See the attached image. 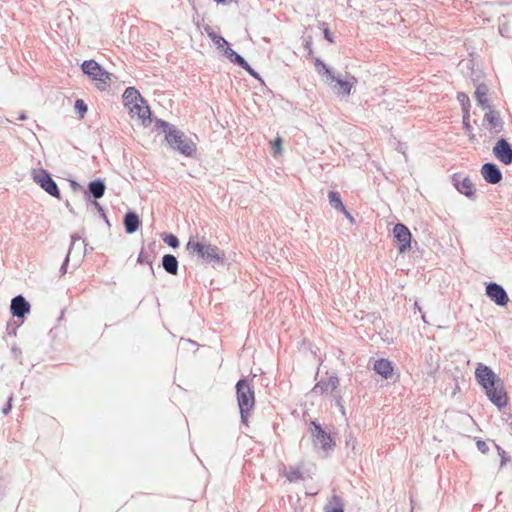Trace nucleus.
Returning <instances> with one entry per match:
<instances>
[{"mask_svg": "<svg viewBox=\"0 0 512 512\" xmlns=\"http://www.w3.org/2000/svg\"><path fill=\"white\" fill-rule=\"evenodd\" d=\"M12 404H13V394H11L6 403L4 404V406L2 407V413L4 415H8L12 409Z\"/></svg>", "mask_w": 512, "mask_h": 512, "instance_id": "nucleus-44", "label": "nucleus"}, {"mask_svg": "<svg viewBox=\"0 0 512 512\" xmlns=\"http://www.w3.org/2000/svg\"><path fill=\"white\" fill-rule=\"evenodd\" d=\"M30 311L31 304L22 294L16 295L12 298L10 303V312L13 318H17L18 320H21V323H24V320Z\"/></svg>", "mask_w": 512, "mask_h": 512, "instance_id": "nucleus-13", "label": "nucleus"}, {"mask_svg": "<svg viewBox=\"0 0 512 512\" xmlns=\"http://www.w3.org/2000/svg\"><path fill=\"white\" fill-rule=\"evenodd\" d=\"M485 292L486 296L500 307L506 306L509 302L508 293L505 288L496 282L487 283Z\"/></svg>", "mask_w": 512, "mask_h": 512, "instance_id": "nucleus-14", "label": "nucleus"}, {"mask_svg": "<svg viewBox=\"0 0 512 512\" xmlns=\"http://www.w3.org/2000/svg\"><path fill=\"white\" fill-rule=\"evenodd\" d=\"M161 238L165 244H167L172 249H177L180 246V241L176 235L173 233L164 232L161 234Z\"/></svg>", "mask_w": 512, "mask_h": 512, "instance_id": "nucleus-28", "label": "nucleus"}, {"mask_svg": "<svg viewBox=\"0 0 512 512\" xmlns=\"http://www.w3.org/2000/svg\"><path fill=\"white\" fill-rule=\"evenodd\" d=\"M315 68L333 93L340 98H348L352 88L358 83V79L354 75L349 72L335 71L333 66H315Z\"/></svg>", "mask_w": 512, "mask_h": 512, "instance_id": "nucleus-3", "label": "nucleus"}, {"mask_svg": "<svg viewBox=\"0 0 512 512\" xmlns=\"http://www.w3.org/2000/svg\"><path fill=\"white\" fill-rule=\"evenodd\" d=\"M69 184H70L72 191H74V192L83 191L82 185L77 180L69 179Z\"/></svg>", "mask_w": 512, "mask_h": 512, "instance_id": "nucleus-45", "label": "nucleus"}, {"mask_svg": "<svg viewBox=\"0 0 512 512\" xmlns=\"http://www.w3.org/2000/svg\"><path fill=\"white\" fill-rule=\"evenodd\" d=\"M130 113L132 116H137L141 120V124L144 127L149 126L153 121L155 122V118L152 116V111L148 102L145 98L140 100L134 106L130 107Z\"/></svg>", "mask_w": 512, "mask_h": 512, "instance_id": "nucleus-15", "label": "nucleus"}, {"mask_svg": "<svg viewBox=\"0 0 512 512\" xmlns=\"http://www.w3.org/2000/svg\"><path fill=\"white\" fill-rule=\"evenodd\" d=\"M339 213L343 214L351 224L355 223V218L346 207L344 208V210L339 211Z\"/></svg>", "mask_w": 512, "mask_h": 512, "instance_id": "nucleus-46", "label": "nucleus"}, {"mask_svg": "<svg viewBox=\"0 0 512 512\" xmlns=\"http://www.w3.org/2000/svg\"><path fill=\"white\" fill-rule=\"evenodd\" d=\"M454 188L460 193L466 196L468 199H474L476 197V189L468 176H463L460 173H455L451 177Z\"/></svg>", "mask_w": 512, "mask_h": 512, "instance_id": "nucleus-11", "label": "nucleus"}, {"mask_svg": "<svg viewBox=\"0 0 512 512\" xmlns=\"http://www.w3.org/2000/svg\"><path fill=\"white\" fill-rule=\"evenodd\" d=\"M215 1H216V2H218V3H224V2H226L227 0H215Z\"/></svg>", "mask_w": 512, "mask_h": 512, "instance_id": "nucleus-57", "label": "nucleus"}, {"mask_svg": "<svg viewBox=\"0 0 512 512\" xmlns=\"http://www.w3.org/2000/svg\"><path fill=\"white\" fill-rule=\"evenodd\" d=\"M329 390L328 380L321 378L312 388L311 393L323 395Z\"/></svg>", "mask_w": 512, "mask_h": 512, "instance_id": "nucleus-30", "label": "nucleus"}, {"mask_svg": "<svg viewBox=\"0 0 512 512\" xmlns=\"http://www.w3.org/2000/svg\"><path fill=\"white\" fill-rule=\"evenodd\" d=\"M489 111L485 113L484 120L488 123L491 128L495 129V133H499L503 130L504 122L500 117L498 111L488 108Z\"/></svg>", "mask_w": 512, "mask_h": 512, "instance_id": "nucleus-19", "label": "nucleus"}, {"mask_svg": "<svg viewBox=\"0 0 512 512\" xmlns=\"http://www.w3.org/2000/svg\"><path fill=\"white\" fill-rule=\"evenodd\" d=\"M21 321L18 323L17 321L11 319L7 322L6 325V332L9 336H16L17 335V329L22 325Z\"/></svg>", "mask_w": 512, "mask_h": 512, "instance_id": "nucleus-36", "label": "nucleus"}, {"mask_svg": "<svg viewBox=\"0 0 512 512\" xmlns=\"http://www.w3.org/2000/svg\"><path fill=\"white\" fill-rule=\"evenodd\" d=\"M336 405L340 408V411L343 415H345V407L342 404V397L340 395H334Z\"/></svg>", "mask_w": 512, "mask_h": 512, "instance_id": "nucleus-47", "label": "nucleus"}, {"mask_svg": "<svg viewBox=\"0 0 512 512\" xmlns=\"http://www.w3.org/2000/svg\"><path fill=\"white\" fill-rule=\"evenodd\" d=\"M84 253H87V243L83 240Z\"/></svg>", "mask_w": 512, "mask_h": 512, "instance_id": "nucleus-55", "label": "nucleus"}, {"mask_svg": "<svg viewBox=\"0 0 512 512\" xmlns=\"http://www.w3.org/2000/svg\"><path fill=\"white\" fill-rule=\"evenodd\" d=\"M137 263L140 265L147 264L150 267L151 275L155 277V271L153 268V259L147 254L145 246H143L138 254Z\"/></svg>", "mask_w": 512, "mask_h": 512, "instance_id": "nucleus-27", "label": "nucleus"}, {"mask_svg": "<svg viewBox=\"0 0 512 512\" xmlns=\"http://www.w3.org/2000/svg\"><path fill=\"white\" fill-rule=\"evenodd\" d=\"M324 512H344V503L340 496L332 495L324 506Z\"/></svg>", "mask_w": 512, "mask_h": 512, "instance_id": "nucleus-23", "label": "nucleus"}, {"mask_svg": "<svg viewBox=\"0 0 512 512\" xmlns=\"http://www.w3.org/2000/svg\"><path fill=\"white\" fill-rule=\"evenodd\" d=\"M31 176L33 181L47 194L56 199L61 198L60 189L48 170L44 168L32 169Z\"/></svg>", "mask_w": 512, "mask_h": 512, "instance_id": "nucleus-7", "label": "nucleus"}, {"mask_svg": "<svg viewBox=\"0 0 512 512\" xmlns=\"http://www.w3.org/2000/svg\"><path fill=\"white\" fill-rule=\"evenodd\" d=\"M70 237H71V244L69 246L67 255L64 258V260H63V262L61 264L60 270H59L61 275H64V274L67 273V268H68L69 261H70V254L72 253L73 249L75 248L76 242L81 240V236H79L76 233L71 234Z\"/></svg>", "mask_w": 512, "mask_h": 512, "instance_id": "nucleus-24", "label": "nucleus"}, {"mask_svg": "<svg viewBox=\"0 0 512 512\" xmlns=\"http://www.w3.org/2000/svg\"><path fill=\"white\" fill-rule=\"evenodd\" d=\"M488 88L485 84H480L476 87L475 90V99L477 101L478 106L483 109L490 108V103L487 98Z\"/></svg>", "mask_w": 512, "mask_h": 512, "instance_id": "nucleus-22", "label": "nucleus"}, {"mask_svg": "<svg viewBox=\"0 0 512 512\" xmlns=\"http://www.w3.org/2000/svg\"><path fill=\"white\" fill-rule=\"evenodd\" d=\"M84 75L97 82L100 90H105L111 74L104 69V66H80Z\"/></svg>", "mask_w": 512, "mask_h": 512, "instance_id": "nucleus-10", "label": "nucleus"}, {"mask_svg": "<svg viewBox=\"0 0 512 512\" xmlns=\"http://www.w3.org/2000/svg\"><path fill=\"white\" fill-rule=\"evenodd\" d=\"M244 68L253 78L258 80L261 85H265L263 78L260 74L253 68V66H241Z\"/></svg>", "mask_w": 512, "mask_h": 512, "instance_id": "nucleus-40", "label": "nucleus"}, {"mask_svg": "<svg viewBox=\"0 0 512 512\" xmlns=\"http://www.w3.org/2000/svg\"><path fill=\"white\" fill-rule=\"evenodd\" d=\"M27 119V114L26 112L22 111L19 113L18 117H17V120L19 121H25Z\"/></svg>", "mask_w": 512, "mask_h": 512, "instance_id": "nucleus-50", "label": "nucleus"}, {"mask_svg": "<svg viewBox=\"0 0 512 512\" xmlns=\"http://www.w3.org/2000/svg\"><path fill=\"white\" fill-rule=\"evenodd\" d=\"M415 308H419L420 309V307L418 306L417 302H415Z\"/></svg>", "mask_w": 512, "mask_h": 512, "instance_id": "nucleus-58", "label": "nucleus"}, {"mask_svg": "<svg viewBox=\"0 0 512 512\" xmlns=\"http://www.w3.org/2000/svg\"><path fill=\"white\" fill-rule=\"evenodd\" d=\"M481 175L488 184H498L503 179L502 171L494 162H486L481 167Z\"/></svg>", "mask_w": 512, "mask_h": 512, "instance_id": "nucleus-16", "label": "nucleus"}, {"mask_svg": "<svg viewBox=\"0 0 512 512\" xmlns=\"http://www.w3.org/2000/svg\"><path fill=\"white\" fill-rule=\"evenodd\" d=\"M282 144L283 139L280 136H277L271 143L274 156L281 155L282 154Z\"/></svg>", "mask_w": 512, "mask_h": 512, "instance_id": "nucleus-38", "label": "nucleus"}, {"mask_svg": "<svg viewBox=\"0 0 512 512\" xmlns=\"http://www.w3.org/2000/svg\"><path fill=\"white\" fill-rule=\"evenodd\" d=\"M220 51L226 56V58L229 61L235 64H248L241 55H239L229 46V43H227V45Z\"/></svg>", "mask_w": 512, "mask_h": 512, "instance_id": "nucleus-26", "label": "nucleus"}, {"mask_svg": "<svg viewBox=\"0 0 512 512\" xmlns=\"http://www.w3.org/2000/svg\"><path fill=\"white\" fill-rule=\"evenodd\" d=\"M324 36L329 42H333V39L331 38L330 32L327 28L324 29Z\"/></svg>", "mask_w": 512, "mask_h": 512, "instance_id": "nucleus-52", "label": "nucleus"}, {"mask_svg": "<svg viewBox=\"0 0 512 512\" xmlns=\"http://www.w3.org/2000/svg\"><path fill=\"white\" fill-rule=\"evenodd\" d=\"M123 103L126 107L130 109L131 106H134L144 97L140 94V92L135 87H127L122 95Z\"/></svg>", "mask_w": 512, "mask_h": 512, "instance_id": "nucleus-21", "label": "nucleus"}, {"mask_svg": "<svg viewBox=\"0 0 512 512\" xmlns=\"http://www.w3.org/2000/svg\"><path fill=\"white\" fill-rule=\"evenodd\" d=\"M345 445L346 447H351L354 454L356 453L357 441L356 438L353 436L352 432H348L345 434Z\"/></svg>", "mask_w": 512, "mask_h": 512, "instance_id": "nucleus-39", "label": "nucleus"}, {"mask_svg": "<svg viewBox=\"0 0 512 512\" xmlns=\"http://www.w3.org/2000/svg\"><path fill=\"white\" fill-rule=\"evenodd\" d=\"M90 206H93L96 209L99 217L104 220V222L107 225L108 229H110L111 223H110V221H109V219H108V217L106 215V211H105L104 207L99 203V201L90 204Z\"/></svg>", "mask_w": 512, "mask_h": 512, "instance_id": "nucleus-34", "label": "nucleus"}, {"mask_svg": "<svg viewBox=\"0 0 512 512\" xmlns=\"http://www.w3.org/2000/svg\"><path fill=\"white\" fill-rule=\"evenodd\" d=\"M475 379L483 388L487 398L499 409L508 404V395L499 376L491 367L479 363L475 369Z\"/></svg>", "mask_w": 512, "mask_h": 512, "instance_id": "nucleus-1", "label": "nucleus"}, {"mask_svg": "<svg viewBox=\"0 0 512 512\" xmlns=\"http://www.w3.org/2000/svg\"><path fill=\"white\" fill-rule=\"evenodd\" d=\"M457 100H458V102L461 105L462 114H465V112L470 114L471 104H470V99H469L468 95L466 93H464V92H458L457 93Z\"/></svg>", "mask_w": 512, "mask_h": 512, "instance_id": "nucleus-29", "label": "nucleus"}, {"mask_svg": "<svg viewBox=\"0 0 512 512\" xmlns=\"http://www.w3.org/2000/svg\"><path fill=\"white\" fill-rule=\"evenodd\" d=\"M392 234L399 254L403 255L411 250L413 237L405 224L401 222L396 223L392 229Z\"/></svg>", "mask_w": 512, "mask_h": 512, "instance_id": "nucleus-8", "label": "nucleus"}, {"mask_svg": "<svg viewBox=\"0 0 512 512\" xmlns=\"http://www.w3.org/2000/svg\"><path fill=\"white\" fill-rule=\"evenodd\" d=\"M161 247L160 244H158L155 240L151 241L150 243L147 244V246L145 247L146 249V252L148 255H150V257L154 260L157 256V249Z\"/></svg>", "mask_w": 512, "mask_h": 512, "instance_id": "nucleus-37", "label": "nucleus"}, {"mask_svg": "<svg viewBox=\"0 0 512 512\" xmlns=\"http://www.w3.org/2000/svg\"><path fill=\"white\" fill-rule=\"evenodd\" d=\"M499 32L502 36H508L509 27L506 23H503L499 26Z\"/></svg>", "mask_w": 512, "mask_h": 512, "instance_id": "nucleus-49", "label": "nucleus"}, {"mask_svg": "<svg viewBox=\"0 0 512 512\" xmlns=\"http://www.w3.org/2000/svg\"><path fill=\"white\" fill-rule=\"evenodd\" d=\"M12 352L14 353L15 358H18V357L21 356V350L19 348L15 347V346L12 347Z\"/></svg>", "mask_w": 512, "mask_h": 512, "instance_id": "nucleus-51", "label": "nucleus"}, {"mask_svg": "<svg viewBox=\"0 0 512 512\" xmlns=\"http://www.w3.org/2000/svg\"><path fill=\"white\" fill-rule=\"evenodd\" d=\"M210 36L212 37L213 42L215 43L219 50L224 48L228 43L223 37L218 36L216 34H210Z\"/></svg>", "mask_w": 512, "mask_h": 512, "instance_id": "nucleus-41", "label": "nucleus"}, {"mask_svg": "<svg viewBox=\"0 0 512 512\" xmlns=\"http://www.w3.org/2000/svg\"><path fill=\"white\" fill-rule=\"evenodd\" d=\"M492 152L502 164H512V144L506 138L500 137L493 146Z\"/></svg>", "mask_w": 512, "mask_h": 512, "instance_id": "nucleus-12", "label": "nucleus"}, {"mask_svg": "<svg viewBox=\"0 0 512 512\" xmlns=\"http://www.w3.org/2000/svg\"><path fill=\"white\" fill-rule=\"evenodd\" d=\"M476 447L482 454H486L489 451V446L487 442L482 439H478L476 441Z\"/></svg>", "mask_w": 512, "mask_h": 512, "instance_id": "nucleus-43", "label": "nucleus"}, {"mask_svg": "<svg viewBox=\"0 0 512 512\" xmlns=\"http://www.w3.org/2000/svg\"><path fill=\"white\" fill-rule=\"evenodd\" d=\"M328 201L332 208H334L337 212L344 210L346 207L342 201L341 195L336 190H330L328 192Z\"/></svg>", "mask_w": 512, "mask_h": 512, "instance_id": "nucleus-25", "label": "nucleus"}, {"mask_svg": "<svg viewBox=\"0 0 512 512\" xmlns=\"http://www.w3.org/2000/svg\"><path fill=\"white\" fill-rule=\"evenodd\" d=\"M107 186L103 178H95L88 182L87 188L83 190L84 200L87 206L98 202L105 195Z\"/></svg>", "mask_w": 512, "mask_h": 512, "instance_id": "nucleus-9", "label": "nucleus"}, {"mask_svg": "<svg viewBox=\"0 0 512 512\" xmlns=\"http://www.w3.org/2000/svg\"><path fill=\"white\" fill-rule=\"evenodd\" d=\"M74 110L79 115L80 118H83L84 115L88 111V106H87V104L85 103L84 100L76 99V101L74 103Z\"/></svg>", "mask_w": 512, "mask_h": 512, "instance_id": "nucleus-33", "label": "nucleus"}, {"mask_svg": "<svg viewBox=\"0 0 512 512\" xmlns=\"http://www.w3.org/2000/svg\"><path fill=\"white\" fill-rule=\"evenodd\" d=\"M304 50L307 52L308 55L312 53L311 49V38H305L303 42Z\"/></svg>", "mask_w": 512, "mask_h": 512, "instance_id": "nucleus-48", "label": "nucleus"}, {"mask_svg": "<svg viewBox=\"0 0 512 512\" xmlns=\"http://www.w3.org/2000/svg\"><path fill=\"white\" fill-rule=\"evenodd\" d=\"M155 128L164 134L167 145L179 154L193 158L197 152L196 143L174 124L155 118Z\"/></svg>", "mask_w": 512, "mask_h": 512, "instance_id": "nucleus-2", "label": "nucleus"}, {"mask_svg": "<svg viewBox=\"0 0 512 512\" xmlns=\"http://www.w3.org/2000/svg\"><path fill=\"white\" fill-rule=\"evenodd\" d=\"M462 124H463V129L469 135V139L470 140H475V135L472 134V129L473 128H472V125L470 123V114H468L467 112H465V114L462 115Z\"/></svg>", "mask_w": 512, "mask_h": 512, "instance_id": "nucleus-32", "label": "nucleus"}, {"mask_svg": "<svg viewBox=\"0 0 512 512\" xmlns=\"http://www.w3.org/2000/svg\"><path fill=\"white\" fill-rule=\"evenodd\" d=\"M285 477L289 482H297L303 479V474L298 467H290Z\"/></svg>", "mask_w": 512, "mask_h": 512, "instance_id": "nucleus-31", "label": "nucleus"}, {"mask_svg": "<svg viewBox=\"0 0 512 512\" xmlns=\"http://www.w3.org/2000/svg\"><path fill=\"white\" fill-rule=\"evenodd\" d=\"M373 371L383 379L388 380L395 374V365L387 358H378L373 364Z\"/></svg>", "mask_w": 512, "mask_h": 512, "instance_id": "nucleus-17", "label": "nucleus"}, {"mask_svg": "<svg viewBox=\"0 0 512 512\" xmlns=\"http://www.w3.org/2000/svg\"><path fill=\"white\" fill-rule=\"evenodd\" d=\"M81 64H98L94 59L84 60Z\"/></svg>", "mask_w": 512, "mask_h": 512, "instance_id": "nucleus-53", "label": "nucleus"}, {"mask_svg": "<svg viewBox=\"0 0 512 512\" xmlns=\"http://www.w3.org/2000/svg\"><path fill=\"white\" fill-rule=\"evenodd\" d=\"M161 266L170 275L178 274L179 261L173 254H164L161 259Z\"/></svg>", "mask_w": 512, "mask_h": 512, "instance_id": "nucleus-20", "label": "nucleus"}, {"mask_svg": "<svg viewBox=\"0 0 512 512\" xmlns=\"http://www.w3.org/2000/svg\"><path fill=\"white\" fill-rule=\"evenodd\" d=\"M66 207L68 208L69 212L74 213L73 207L70 205L69 201H66Z\"/></svg>", "mask_w": 512, "mask_h": 512, "instance_id": "nucleus-54", "label": "nucleus"}, {"mask_svg": "<svg viewBox=\"0 0 512 512\" xmlns=\"http://www.w3.org/2000/svg\"><path fill=\"white\" fill-rule=\"evenodd\" d=\"M493 444L497 450V453L500 457V467H503L507 464V462L510 461V456L508 455V453L500 446L498 445L495 441H493Z\"/></svg>", "mask_w": 512, "mask_h": 512, "instance_id": "nucleus-35", "label": "nucleus"}, {"mask_svg": "<svg viewBox=\"0 0 512 512\" xmlns=\"http://www.w3.org/2000/svg\"><path fill=\"white\" fill-rule=\"evenodd\" d=\"M235 393L237 405L240 412V422L243 425H248V420L251 412L255 408V391L251 384V380L242 376L235 385Z\"/></svg>", "mask_w": 512, "mask_h": 512, "instance_id": "nucleus-5", "label": "nucleus"}, {"mask_svg": "<svg viewBox=\"0 0 512 512\" xmlns=\"http://www.w3.org/2000/svg\"><path fill=\"white\" fill-rule=\"evenodd\" d=\"M142 224V221L138 213L134 210L129 209L123 216V225L127 234H134L138 231Z\"/></svg>", "mask_w": 512, "mask_h": 512, "instance_id": "nucleus-18", "label": "nucleus"}, {"mask_svg": "<svg viewBox=\"0 0 512 512\" xmlns=\"http://www.w3.org/2000/svg\"><path fill=\"white\" fill-rule=\"evenodd\" d=\"M185 248L189 253L197 256L202 263L213 268L226 264L225 252L216 245L211 244L205 237L201 240H195L193 237H190Z\"/></svg>", "mask_w": 512, "mask_h": 512, "instance_id": "nucleus-4", "label": "nucleus"}, {"mask_svg": "<svg viewBox=\"0 0 512 512\" xmlns=\"http://www.w3.org/2000/svg\"><path fill=\"white\" fill-rule=\"evenodd\" d=\"M309 432L316 448L326 453L334 450L336 446L334 437L316 419L310 421Z\"/></svg>", "mask_w": 512, "mask_h": 512, "instance_id": "nucleus-6", "label": "nucleus"}, {"mask_svg": "<svg viewBox=\"0 0 512 512\" xmlns=\"http://www.w3.org/2000/svg\"><path fill=\"white\" fill-rule=\"evenodd\" d=\"M315 64H319V65H322L324 64L320 59H316V63Z\"/></svg>", "mask_w": 512, "mask_h": 512, "instance_id": "nucleus-56", "label": "nucleus"}, {"mask_svg": "<svg viewBox=\"0 0 512 512\" xmlns=\"http://www.w3.org/2000/svg\"><path fill=\"white\" fill-rule=\"evenodd\" d=\"M327 380H328L329 389L334 391L337 388V386L339 385V378H338L337 374L333 373L332 375H330L327 378Z\"/></svg>", "mask_w": 512, "mask_h": 512, "instance_id": "nucleus-42", "label": "nucleus"}]
</instances>
